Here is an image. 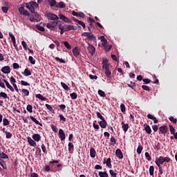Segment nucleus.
Returning <instances> with one entry per match:
<instances>
[{"label":"nucleus","instance_id":"nucleus-52","mask_svg":"<svg viewBox=\"0 0 177 177\" xmlns=\"http://www.w3.org/2000/svg\"><path fill=\"white\" fill-rule=\"evenodd\" d=\"M68 150L69 151L72 149L74 150V145H73V143L71 142H68Z\"/></svg>","mask_w":177,"mask_h":177},{"label":"nucleus","instance_id":"nucleus-6","mask_svg":"<svg viewBox=\"0 0 177 177\" xmlns=\"http://www.w3.org/2000/svg\"><path fill=\"white\" fill-rule=\"evenodd\" d=\"M168 132V126H161L159 127V133L162 135H165Z\"/></svg>","mask_w":177,"mask_h":177},{"label":"nucleus","instance_id":"nucleus-48","mask_svg":"<svg viewBox=\"0 0 177 177\" xmlns=\"http://www.w3.org/2000/svg\"><path fill=\"white\" fill-rule=\"evenodd\" d=\"M96 114H97V118H100L101 121H103V120H104V118L103 117V115H102V113H100V112H97Z\"/></svg>","mask_w":177,"mask_h":177},{"label":"nucleus","instance_id":"nucleus-62","mask_svg":"<svg viewBox=\"0 0 177 177\" xmlns=\"http://www.w3.org/2000/svg\"><path fill=\"white\" fill-rule=\"evenodd\" d=\"M41 150L44 154H46V147L44 144H41Z\"/></svg>","mask_w":177,"mask_h":177},{"label":"nucleus","instance_id":"nucleus-34","mask_svg":"<svg viewBox=\"0 0 177 177\" xmlns=\"http://www.w3.org/2000/svg\"><path fill=\"white\" fill-rule=\"evenodd\" d=\"M61 85H62V88H64V89H65V91H70V87H68V86H67V84H66V83L62 82Z\"/></svg>","mask_w":177,"mask_h":177},{"label":"nucleus","instance_id":"nucleus-21","mask_svg":"<svg viewBox=\"0 0 177 177\" xmlns=\"http://www.w3.org/2000/svg\"><path fill=\"white\" fill-rule=\"evenodd\" d=\"M0 165L3 169H8V165H6V162L4 161L2 158H0Z\"/></svg>","mask_w":177,"mask_h":177},{"label":"nucleus","instance_id":"nucleus-43","mask_svg":"<svg viewBox=\"0 0 177 177\" xmlns=\"http://www.w3.org/2000/svg\"><path fill=\"white\" fill-rule=\"evenodd\" d=\"M169 121H171V122H173V124H176L177 122V119L174 118V116H170L169 118Z\"/></svg>","mask_w":177,"mask_h":177},{"label":"nucleus","instance_id":"nucleus-55","mask_svg":"<svg viewBox=\"0 0 177 177\" xmlns=\"http://www.w3.org/2000/svg\"><path fill=\"white\" fill-rule=\"evenodd\" d=\"M56 3H57L56 0H51L50 1V6L51 8L53 7V6H56Z\"/></svg>","mask_w":177,"mask_h":177},{"label":"nucleus","instance_id":"nucleus-32","mask_svg":"<svg viewBox=\"0 0 177 177\" xmlns=\"http://www.w3.org/2000/svg\"><path fill=\"white\" fill-rule=\"evenodd\" d=\"M98 175L100 177H109V174L106 171H99Z\"/></svg>","mask_w":177,"mask_h":177},{"label":"nucleus","instance_id":"nucleus-16","mask_svg":"<svg viewBox=\"0 0 177 177\" xmlns=\"http://www.w3.org/2000/svg\"><path fill=\"white\" fill-rule=\"evenodd\" d=\"M3 82H4L7 88L8 89H10V91H11V92H15V88H13V86H12V85H10V84H9V82H8V80L3 79Z\"/></svg>","mask_w":177,"mask_h":177},{"label":"nucleus","instance_id":"nucleus-13","mask_svg":"<svg viewBox=\"0 0 177 177\" xmlns=\"http://www.w3.org/2000/svg\"><path fill=\"white\" fill-rule=\"evenodd\" d=\"M72 20H73V21H75V23H77V24H79V26H82V27H83V28H85V27H86V26L85 25V23H84L82 21H80V20L77 19L74 17H72Z\"/></svg>","mask_w":177,"mask_h":177},{"label":"nucleus","instance_id":"nucleus-23","mask_svg":"<svg viewBox=\"0 0 177 177\" xmlns=\"http://www.w3.org/2000/svg\"><path fill=\"white\" fill-rule=\"evenodd\" d=\"M121 125L124 132H127V131H128L129 129V124H125L124 122H121Z\"/></svg>","mask_w":177,"mask_h":177},{"label":"nucleus","instance_id":"nucleus-47","mask_svg":"<svg viewBox=\"0 0 177 177\" xmlns=\"http://www.w3.org/2000/svg\"><path fill=\"white\" fill-rule=\"evenodd\" d=\"M70 96H71V99L75 100L78 97V95H77V93H72L70 94Z\"/></svg>","mask_w":177,"mask_h":177},{"label":"nucleus","instance_id":"nucleus-63","mask_svg":"<svg viewBox=\"0 0 177 177\" xmlns=\"http://www.w3.org/2000/svg\"><path fill=\"white\" fill-rule=\"evenodd\" d=\"M24 12V6H21L19 8V12L20 13V15H23V12Z\"/></svg>","mask_w":177,"mask_h":177},{"label":"nucleus","instance_id":"nucleus-29","mask_svg":"<svg viewBox=\"0 0 177 177\" xmlns=\"http://www.w3.org/2000/svg\"><path fill=\"white\" fill-rule=\"evenodd\" d=\"M22 74L26 77H28L29 75H31V71L28 68H26Z\"/></svg>","mask_w":177,"mask_h":177},{"label":"nucleus","instance_id":"nucleus-15","mask_svg":"<svg viewBox=\"0 0 177 177\" xmlns=\"http://www.w3.org/2000/svg\"><path fill=\"white\" fill-rule=\"evenodd\" d=\"M1 71H2L3 74H10V67L9 66H4L1 68Z\"/></svg>","mask_w":177,"mask_h":177},{"label":"nucleus","instance_id":"nucleus-10","mask_svg":"<svg viewBox=\"0 0 177 177\" xmlns=\"http://www.w3.org/2000/svg\"><path fill=\"white\" fill-rule=\"evenodd\" d=\"M115 156L119 158V160H122V158H124V155L122 154V151H121V149H116Z\"/></svg>","mask_w":177,"mask_h":177},{"label":"nucleus","instance_id":"nucleus-26","mask_svg":"<svg viewBox=\"0 0 177 177\" xmlns=\"http://www.w3.org/2000/svg\"><path fill=\"white\" fill-rule=\"evenodd\" d=\"M104 164H106V167H109V168H111V158H109L106 160V159H104Z\"/></svg>","mask_w":177,"mask_h":177},{"label":"nucleus","instance_id":"nucleus-1","mask_svg":"<svg viewBox=\"0 0 177 177\" xmlns=\"http://www.w3.org/2000/svg\"><path fill=\"white\" fill-rule=\"evenodd\" d=\"M102 68L105 71V75L107 78H111V71H110V64H109V59L102 60Z\"/></svg>","mask_w":177,"mask_h":177},{"label":"nucleus","instance_id":"nucleus-36","mask_svg":"<svg viewBox=\"0 0 177 177\" xmlns=\"http://www.w3.org/2000/svg\"><path fill=\"white\" fill-rule=\"evenodd\" d=\"M4 133H6V139H11V138H12V136H13V135H12V133H10V132L4 131Z\"/></svg>","mask_w":177,"mask_h":177},{"label":"nucleus","instance_id":"nucleus-58","mask_svg":"<svg viewBox=\"0 0 177 177\" xmlns=\"http://www.w3.org/2000/svg\"><path fill=\"white\" fill-rule=\"evenodd\" d=\"M109 174L112 177H117V174L114 172L113 169L109 170Z\"/></svg>","mask_w":177,"mask_h":177},{"label":"nucleus","instance_id":"nucleus-8","mask_svg":"<svg viewBox=\"0 0 177 177\" xmlns=\"http://www.w3.org/2000/svg\"><path fill=\"white\" fill-rule=\"evenodd\" d=\"M56 21H53L47 24V28H50V30H55L56 28Z\"/></svg>","mask_w":177,"mask_h":177},{"label":"nucleus","instance_id":"nucleus-38","mask_svg":"<svg viewBox=\"0 0 177 177\" xmlns=\"http://www.w3.org/2000/svg\"><path fill=\"white\" fill-rule=\"evenodd\" d=\"M0 97H3V99H9V97H8V94L4 92H1L0 93Z\"/></svg>","mask_w":177,"mask_h":177},{"label":"nucleus","instance_id":"nucleus-14","mask_svg":"<svg viewBox=\"0 0 177 177\" xmlns=\"http://www.w3.org/2000/svg\"><path fill=\"white\" fill-rule=\"evenodd\" d=\"M28 143H29L30 146H32V147H35L37 146V142L31 138V137H28Z\"/></svg>","mask_w":177,"mask_h":177},{"label":"nucleus","instance_id":"nucleus-2","mask_svg":"<svg viewBox=\"0 0 177 177\" xmlns=\"http://www.w3.org/2000/svg\"><path fill=\"white\" fill-rule=\"evenodd\" d=\"M39 5L35 1H30L29 3H26V8L31 12V13H35V8H38Z\"/></svg>","mask_w":177,"mask_h":177},{"label":"nucleus","instance_id":"nucleus-35","mask_svg":"<svg viewBox=\"0 0 177 177\" xmlns=\"http://www.w3.org/2000/svg\"><path fill=\"white\" fill-rule=\"evenodd\" d=\"M62 44H64L65 48H66V49H71V45H70V44L68 43V41H63Z\"/></svg>","mask_w":177,"mask_h":177},{"label":"nucleus","instance_id":"nucleus-24","mask_svg":"<svg viewBox=\"0 0 177 177\" xmlns=\"http://www.w3.org/2000/svg\"><path fill=\"white\" fill-rule=\"evenodd\" d=\"M90 156L91 158H95V157H96V151L95 150V148L90 149Z\"/></svg>","mask_w":177,"mask_h":177},{"label":"nucleus","instance_id":"nucleus-42","mask_svg":"<svg viewBox=\"0 0 177 177\" xmlns=\"http://www.w3.org/2000/svg\"><path fill=\"white\" fill-rule=\"evenodd\" d=\"M9 124H10V122L8 119L6 118L3 119V124L4 125V127L9 125Z\"/></svg>","mask_w":177,"mask_h":177},{"label":"nucleus","instance_id":"nucleus-51","mask_svg":"<svg viewBox=\"0 0 177 177\" xmlns=\"http://www.w3.org/2000/svg\"><path fill=\"white\" fill-rule=\"evenodd\" d=\"M21 45H22L24 49H25V50H28V48L27 46V43H26V41H23L21 42Z\"/></svg>","mask_w":177,"mask_h":177},{"label":"nucleus","instance_id":"nucleus-27","mask_svg":"<svg viewBox=\"0 0 177 177\" xmlns=\"http://www.w3.org/2000/svg\"><path fill=\"white\" fill-rule=\"evenodd\" d=\"M35 97H37V99H39V100H42L43 102H45L47 100L46 97H44L41 94H36Z\"/></svg>","mask_w":177,"mask_h":177},{"label":"nucleus","instance_id":"nucleus-17","mask_svg":"<svg viewBox=\"0 0 177 177\" xmlns=\"http://www.w3.org/2000/svg\"><path fill=\"white\" fill-rule=\"evenodd\" d=\"M98 39H101V42H102V46L104 48H105L108 46L107 39L106 38H104V36H101L100 37H98Z\"/></svg>","mask_w":177,"mask_h":177},{"label":"nucleus","instance_id":"nucleus-39","mask_svg":"<svg viewBox=\"0 0 177 177\" xmlns=\"http://www.w3.org/2000/svg\"><path fill=\"white\" fill-rule=\"evenodd\" d=\"M149 175H151V176H153V175H154V166H150Z\"/></svg>","mask_w":177,"mask_h":177},{"label":"nucleus","instance_id":"nucleus-59","mask_svg":"<svg viewBox=\"0 0 177 177\" xmlns=\"http://www.w3.org/2000/svg\"><path fill=\"white\" fill-rule=\"evenodd\" d=\"M55 60H56L57 62H61V63H66V61H64V59H62V58H59V57H55Z\"/></svg>","mask_w":177,"mask_h":177},{"label":"nucleus","instance_id":"nucleus-49","mask_svg":"<svg viewBox=\"0 0 177 177\" xmlns=\"http://www.w3.org/2000/svg\"><path fill=\"white\" fill-rule=\"evenodd\" d=\"M142 150H143V147H142V145H139L138 149H137L138 154H140L142 153Z\"/></svg>","mask_w":177,"mask_h":177},{"label":"nucleus","instance_id":"nucleus-25","mask_svg":"<svg viewBox=\"0 0 177 177\" xmlns=\"http://www.w3.org/2000/svg\"><path fill=\"white\" fill-rule=\"evenodd\" d=\"M99 125L100 127H101V128H106V127H107V122L106 121V120H101L100 122H99Z\"/></svg>","mask_w":177,"mask_h":177},{"label":"nucleus","instance_id":"nucleus-37","mask_svg":"<svg viewBox=\"0 0 177 177\" xmlns=\"http://www.w3.org/2000/svg\"><path fill=\"white\" fill-rule=\"evenodd\" d=\"M46 107L49 111H51L55 114V111L53 110V108L52 107L51 105H49L48 104H46Z\"/></svg>","mask_w":177,"mask_h":177},{"label":"nucleus","instance_id":"nucleus-41","mask_svg":"<svg viewBox=\"0 0 177 177\" xmlns=\"http://www.w3.org/2000/svg\"><path fill=\"white\" fill-rule=\"evenodd\" d=\"M98 95H100V96H101V97H106V93H104V91H103L102 90L98 91Z\"/></svg>","mask_w":177,"mask_h":177},{"label":"nucleus","instance_id":"nucleus-20","mask_svg":"<svg viewBox=\"0 0 177 177\" xmlns=\"http://www.w3.org/2000/svg\"><path fill=\"white\" fill-rule=\"evenodd\" d=\"M32 138L35 142H39V140H41V136L38 133L33 134Z\"/></svg>","mask_w":177,"mask_h":177},{"label":"nucleus","instance_id":"nucleus-64","mask_svg":"<svg viewBox=\"0 0 177 177\" xmlns=\"http://www.w3.org/2000/svg\"><path fill=\"white\" fill-rule=\"evenodd\" d=\"M142 88L144 91H150V87H149V86L142 85Z\"/></svg>","mask_w":177,"mask_h":177},{"label":"nucleus","instance_id":"nucleus-12","mask_svg":"<svg viewBox=\"0 0 177 177\" xmlns=\"http://www.w3.org/2000/svg\"><path fill=\"white\" fill-rule=\"evenodd\" d=\"M59 136L62 142L66 139V133H64V131L62 129L59 130Z\"/></svg>","mask_w":177,"mask_h":177},{"label":"nucleus","instance_id":"nucleus-4","mask_svg":"<svg viewBox=\"0 0 177 177\" xmlns=\"http://www.w3.org/2000/svg\"><path fill=\"white\" fill-rule=\"evenodd\" d=\"M59 17L60 20H62V21H64V23H68L69 24H73V21H71V19H68L67 17L64 16V15L59 14Z\"/></svg>","mask_w":177,"mask_h":177},{"label":"nucleus","instance_id":"nucleus-54","mask_svg":"<svg viewBox=\"0 0 177 177\" xmlns=\"http://www.w3.org/2000/svg\"><path fill=\"white\" fill-rule=\"evenodd\" d=\"M1 10H2L3 13H8V10H9V8H8L6 6H3L1 8Z\"/></svg>","mask_w":177,"mask_h":177},{"label":"nucleus","instance_id":"nucleus-50","mask_svg":"<svg viewBox=\"0 0 177 177\" xmlns=\"http://www.w3.org/2000/svg\"><path fill=\"white\" fill-rule=\"evenodd\" d=\"M21 85H23L24 86H30V84L24 80L21 81Z\"/></svg>","mask_w":177,"mask_h":177},{"label":"nucleus","instance_id":"nucleus-53","mask_svg":"<svg viewBox=\"0 0 177 177\" xmlns=\"http://www.w3.org/2000/svg\"><path fill=\"white\" fill-rule=\"evenodd\" d=\"M36 28H37V30H39V31H45V28H44V26H41L39 25H37Z\"/></svg>","mask_w":177,"mask_h":177},{"label":"nucleus","instance_id":"nucleus-56","mask_svg":"<svg viewBox=\"0 0 177 177\" xmlns=\"http://www.w3.org/2000/svg\"><path fill=\"white\" fill-rule=\"evenodd\" d=\"M145 157L148 161H151V157H150L149 152H145Z\"/></svg>","mask_w":177,"mask_h":177},{"label":"nucleus","instance_id":"nucleus-22","mask_svg":"<svg viewBox=\"0 0 177 177\" xmlns=\"http://www.w3.org/2000/svg\"><path fill=\"white\" fill-rule=\"evenodd\" d=\"M64 31H71V29L74 28V26L73 25H64Z\"/></svg>","mask_w":177,"mask_h":177},{"label":"nucleus","instance_id":"nucleus-5","mask_svg":"<svg viewBox=\"0 0 177 177\" xmlns=\"http://www.w3.org/2000/svg\"><path fill=\"white\" fill-rule=\"evenodd\" d=\"M46 17L48 20H59V17H57V15L50 12L46 15Z\"/></svg>","mask_w":177,"mask_h":177},{"label":"nucleus","instance_id":"nucleus-44","mask_svg":"<svg viewBox=\"0 0 177 177\" xmlns=\"http://www.w3.org/2000/svg\"><path fill=\"white\" fill-rule=\"evenodd\" d=\"M10 37L11 38L12 44H15L16 38L15 37V35L9 32Z\"/></svg>","mask_w":177,"mask_h":177},{"label":"nucleus","instance_id":"nucleus-28","mask_svg":"<svg viewBox=\"0 0 177 177\" xmlns=\"http://www.w3.org/2000/svg\"><path fill=\"white\" fill-rule=\"evenodd\" d=\"M0 158L3 160V159H8L9 158V156L5 153L4 152H2V151L0 150Z\"/></svg>","mask_w":177,"mask_h":177},{"label":"nucleus","instance_id":"nucleus-61","mask_svg":"<svg viewBox=\"0 0 177 177\" xmlns=\"http://www.w3.org/2000/svg\"><path fill=\"white\" fill-rule=\"evenodd\" d=\"M111 145H116V143H117L115 138L113 136L111 138Z\"/></svg>","mask_w":177,"mask_h":177},{"label":"nucleus","instance_id":"nucleus-30","mask_svg":"<svg viewBox=\"0 0 177 177\" xmlns=\"http://www.w3.org/2000/svg\"><path fill=\"white\" fill-rule=\"evenodd\" d=\"M30 118L33 121V122H35L37 125H39L40 127H42V124L35 118H34L33 116H30Z\"/></svg>","mask_w":177,"mask_h":177},{"label":"nucleus","instance_id":"nucleus-3","mask_svg":"<svg viewBox=\"0 0 177 177\" xmlns=\"http://www.w3.org/2000/svg\"><path fill=\"white\" fill-rule=\"evenodd\" d=\"M82 37H87L90 41H95L96 39V37L95 35L92 34V32H84L82 35Z\"/></svg>","mask_w":177,"mask_h":177},{"label":"nucleus","instance_id":"nucleus-31","mask_svg":"<svg viewBox=\"0 0 177 177\" xmlns=\"http://www.w3.org/2000/svg\"><path fill=\"white\" fill-rule=\"evenodd\" d=\"M56 8H60V9H63L66 8V5L64 4V2L61 1L57 4Z\"/></svg>","mask_w":177,"mask_h":177},{"label":"nucleus","instance_id":"nucleus-60","mask_svg":"<svg viewBox=\"0 0 177 177\" xmlns=\"http://www.w3.org/2000/svg\"><path fill=\"white\" fill-rule=\"evenodd\" d=\"M111 48H113V46L111 45H108L104 48V50L106 52H109L111 50Z\"/></svg>","mask_w":177,"mask_h":177},{"label":"nucleus","instance_id":"nucleus-18","mask_svg":"<svg viewBox=\"0 0 177 177\" xmlns=\"http://www.w3.org/2000/svg\"><path fill=\"white\" fill-rule=\"evenodd\" d=\"M72 52L75 57H78V56H80V49L78 48V47H75L73 49Z\"/></svg>","mask_w":177,"mask_h":177},{"label":"nucleus","instance_id":"nucleus-40","mask_svg":"<svg viewBox=\"0 0 177 177\" xmlns=\"http://www.w3.org/2000/svg\"><path fill=\"white\" fill-rule=\"evenodd\" d=\"M169 128L170 133L171 135H174V133H175V128H174V126L169 124Z\"/></svg>","mask_w":177,"mask_h":177},{"label":"nucleus","instance_id":"nucleus-45","mask_svg":"<svg viewBox=\"0 0 177 177\" xmlns=\"http://www.w3.org/2000/svg\"><path fill=\"white\" fill-rule=\"evenodd\" d=\"M26 110L27 111H28V113H32V106H31L30 104H28Z\"/></svg>","mask_w":177,"mask_h":177},{"label":"nucleus","instance_id":"nucleus-46","mask_svg":"<svg viewBox=\"0 0 177 177\" xmlns=\"http://www.w3.org/2000/svg\"><path fill=\"white\" fill-rule=\"evenodd\" d=\"M28 60L31 64H35V59H34V57L32 56H29Z\"/></svg>","mask_w":177,"mask_h":177},{"label":"nucleus","instance_id":"nucleus-9","mask_svg":"<svg viewBox=\"0 0 177 177\" xmlns=\"http://www.w3.org/2000/svg\"><path fill=\"white\" fill-rule=\"evenodd\" d=\"M88 50L89 53H91V55H95V52L96 51V48H95V46H93V45H91V44H88Z\"/></svg>","mask_w":177,"mask_h":177},{"label":"nucleus","instance_id":"nucleus-57","mask_svg":"<svg viewBox=\"0 0 177 177\" xmlns=\"http://www.w3.org/2000/svg\"><path fill=\"white\" fill-rule=\"evenodd\" d=\"M120 110H121L122 113H125V110H126L125 104H120Z\"/></svg>","mask_w":177,"mask_h":177},{"label":"nucleus","instance_id":"nucleus-33","mask_svg":"<svg viewBox=\"0 0 177 177\" xmlns=\"http://www.w3.org/2000/svg\"><path fill=\"white\" fill-rule=\"evenodd\" d=\"M21 92L24 96H28V95H30V91L26 88H22Z\"/></svg>","mask_w":177,"mask_h":177},{"label":"nucleus","instance_id":"nucleus-19","mask_svg":"<svg viewBox=\"0 0 177 177\" xmlns=\"http://www.w3.org/2000/svg\"><path fill=\"white\" fill-rule=\"evenodd\" d=\"M143 127L147 133H148V135H150V133H151V128H150V126H149V124H145Z\"/></svg>","mask_w":177,"mask_h":177},{"label":"nucleus","instance_id":"nucleus-7","mask_svg":"<svg viewBox=\"0 0 177 177\" xmlns=\"http://www.w3.org/2000/svg\"><path fill=\"white\" fill-rule=\"evenodd\" d=\"M155 162H156V165H158L159 167H160L161 165H162L165 162L164 157L160 156L158 158H156Z\"/></svg>","mask_w":177,"mask_h":177},{"label":"nucleus","instance_id":"nucleus-11","mask_svg":"<svg viewBox=\"0 0 177 177\" xmlns=\"http://www.w3.org/2000/svg\"><path fill=\"white\" fill-rule=\"evenodd\" d=\"M72 15L73 16H76V17H82V19H84L85 17V14H84V12H77L75 11H73L72 12Z\"/></svg>","mask_w":177,"mask_h":177}]
</instances>
